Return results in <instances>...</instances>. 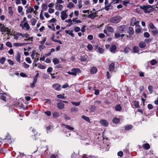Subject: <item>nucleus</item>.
Listing matches in <instances>:
<instances>
[{
  "label": "nucleus",
  "mask_w": 158,
  "mask_h": 158,
  "mask_svg": "<svg viewBox=\"0 0 158 158\" xmlns=\"http://www.w3.org/2000/svg\"><path fill=\"white\" fill-rule=\"evenodd\" d=\"M87 48L89 50H92L93 49V47L91 44H88L87 46Z\"/></svg>",
  "instance_id": "nucleus-55"
},
{
  "label": "nucleus",
  "mask_w": 158,
  "mask_h": 158,
  "mask_svg": "<svg viewBox=\"0 0 158 158\" xmlns=\"http://www.w3.org/2000/svg\"><path fill=\"white\" fill-rule=\"evenodd\" d=\"M150 63L151 65H154L157 63V61L155 59H153L150 61Z\"/></svg>",
  "instance_id": "nucleus-34"
},
{
  "label": "nucleus",
  "mask_w": 158,
  "mask_h": 158,
  "mask_svg": "<svg viewBox=\"0 0 158 158\" xmlns=\"http://www.w3.org/2000/svg\"><path fill=\"white\" fill-rule=\"evenodd\" d=\"M77 18H74L73 19L72 21L73 22H76L77 23H81V21L79 20H77Z\"/></svg>",
  "instance_id": "nucleus-46"
},
{
  "label": "nucleus",
  "mask_w": 158,
  "mask_h": 158,
  "mask_svg": "<svg viewBox=\"0 0 158 158\" xmlns=\"http://www.w3.org/2000/svg\"><path fill=\"white\" fill-rule=\"evenodd\" d=\"M80 60L82 61H85L86 60V58L85 56H81Z\"/></svg>",
  "instance_id": "nucleus-61"
},
{
  "label": "nucleus",
  "mask_w": 158,
  "mask_h": 158,
  "mask_svg": "<svg viewBox=\"0 0 158 158\" xmlns=\"http://www.w3.org/2000/svg\"><path fill=\"white\" fill-rule=\"evenodd\" d=\"M114 29L112 27L108 25L106 26L105 29L103 31V32L104 33L107 34V31L113 33L114 32Z\"/></svg>",
  "instance_id": "nucleus-4"
},
{
  "label": "nucleus",
  "mask_w": 158,
  "mask_h": 158,
  "mask_svg": "<svg viewBox=\"0 0 158 158\" xmlns=\"http://www.w3.org/2000/svg\"><path fill=\"white\" fill-rule=\"evenodd\" d=\"M126 28V26L124 25H121L118 27V31L120 33H122Z\"/></svg>",
  "instance_id": "nucleus-9"
},
{
  "label": "nucleus",
  "mask_w": 158,
  "mask_h": 158,
  "mask_svg": "<svg viewBox=\"0 0 158 158\" xmlns=\"http://www.w3.org/2000/svg\"><path fill=\"white\" fill-rule=\"evenodd\" d=\"M19 34H20L19 33H16V34H15L14 35V38L16 40H18L19 38V36H20V35H19Z\"/></svg>",
  "instance_id": "nucleus-52"
},
{
  "label": "nucleus",
  "mask_w": 158,
  "mask_h": 158,
  "mask_svg": "<svg viewBox=\"0 0 158 158\" xmlns=\"http://www.w3.org/2000/svg\"><path fill=\"white\" fill-rule=\"evenodd\" d=\"M97 72V69L95 67H93L91 69L90 72L91 73H95Z\"/></svg>",
  "instance_id": "nucleus-27"
},
{
  "label": "nucleus",
  "mask_w": 158,
  "mask_h": 158,
  "mask_svg": "<svg viewBox=\"0 0 158 158\" xmlns=\"http://www.w3.org/2000/svg\"><path fill=\"white\" fill-rule=\"evenodd\" d=\"M38 67L41 69H45L46 67L45 66L42 65L41 64H38Z\"/></svg>",
  "instance_id": "nucleus-48"
},
{
  "label": "nucleus",
  "mask_w": 158,
  "mask_h": 158,
  "mask_svg": "<svg viewBox=\"0 0 158 158\" xmlns=\"http://www.w3.org/2000/svg\"><path fill=\"white\" fill-rule=\"evenodd\" d=\"M148 26L150 27V28L152 30L153 29H155V28H156V27H155V26H154L153 24L151 22H150L149 23Z\"/></svg>",
  "instance_id": "nucleus-40"
},
{
  "label": "nucleus",
  "mask_w": 158,
  "mask_h": 158,
  "mask_svg": "<svg viewBox=\"0 0 158 158\" xmlns=\"http://www.w3.org/2000/svg\"><path fill=\"white\" fill-rule=\"evenodd\" d=\"M31 25L32 26H34L37 22L36 19L34 18H33L31 19Z\"/></svg>",
  "instance_id": "nucleus-39"
},
{
  "label": "nucleus",
  "mask_w": 158,
  "mask_h": 158,
  "mask_svg": "<svg viewBox=\"0 0 158 158\" xmlns=\"http://www.w3.org/2000/svg\"><path fill=\"white\" fill-rule=\"evenodd\" d=\"M42 8L41 11H42L43 12L46 10L48 8L47 5L46 4H43L42 5Z\"/></svg>",
  "instance_id": "nucleus-22"
},
{
  "label": "nucleus",
  "mask_w": 158,
  "mask_h": 158,
  "mask_svg": "<svg viewBox=\"0 0 158 158\" xmlns=\"http://www.w3.org/2000/svg\"><path fill=\"white\" fill-rule=\"evenodd\" d=\"M74 30L76 32H78L80 31V28L78 27H76L74 28Z\"/></svg>",
  "instance_id": "nucleus-59"
},
{
  "label": "nucleus",
  "mask_w": 158,
  "mask_h": 158,
  "mask_svg": "<svg viewBox=\"0 0 158 158\" xmlns=\"http://www.w3.org/2000/svg\"><path fill=\"white\" fill-rule=\"evenodd\" d=\"M74 4L72 2H69L67 5V7L69 9H71L74 6Z\"/></svg>",
  "instance_id": "nucleus-30"
},
{
  "label": "nucleus",
  "mask_w": 158,
  "mask_h": 158,
  "mask_svg": "<svg viewBox=\"0 0 158 158\" xmlns=\"http://www.w3.org/2000/svg\"><path fill=\"white\" fill-rule=\"evenodd\" d=\"M65 128H67V129L70 130H74V128L73 127H71L69 125H64Z\"/></svg>",
  "instance_id": "nucleus-42"
},
{
  "label": "nucleus",
  "mask_w": 158,
  "mask_h": 158,
  "mask_svg": "<svg viewBox=\"0 0 158 158\" xmlns=\"http://www.w3.org/2000/svg\"><path fill=\"white\" fill-rule=\"evenodd\" d=\"M143 35L145 37L147 38H149L150 36V35L148 32H145L144 33Z\"/></svg>",
  "instance_id": "nucleus-50"
},
{
  "label": "nucleus",
  "mask_w": 158,
  "mask_h": 158,
  "mask_svg": "<svg viewBox=\"0 0 158 158\" xmlns=\"http://www.w3.org/2000/svg\"><path fill=\"white\" fill-rule=\"evenodd\" d=\"M35 55H39V54L38 53H35V50H33L32 51V54L31 55V57L33 59Z\"/></svg>",
  "instance_id": "nucleus-41"
},
{
  "label": "nucleus",
  "mask_w": 158,
  "mask_h": 158,
  "mask_svg": "<svg viewBox=\"0 0 158 158\" xmlns=\"http://www.w3.org/2000/svg\"><path fill=\"white\" fill-rule=\"evenodd\" d=\"M86 26L85 25H84L83 27H82L81 28V31L82 32H84L85 31V27Z\"/></svg>",
  "instance_id": "nucleus-63"
},
{
  "label": "nucleus",
  "mask_w": 158,
  "mask_h": 158,
  "mask_svg": "<svg viewBox=\"0 0 158 158\" xmlns=\"http://www.w3.org/2000/svg\"><path fill=\"white\" fill-rule=\"evenodd\" d=\"M52 87L55 90L57 91H60L61 89V85L58 83H56L53 84L52 85Z\"/></svg>",
  "instance_id": "nucleus-8"
},
{
  "label": "nucleus",
  "mask_w": 158,
  "mask_h": 158,
  "mask_svg": "<svg viewBox=\"0 0 158 158\" xmlns=\"http://www.w3.org/2000/svg\"><path fill=\"white\" fill-rule=\"evenodd\" d=\"M113 3L111 2L110 3H109L108 5H107L106 6H105L104 9L106 11H108L110 9H112V5Z\"/></svg>",
  "instance_id": "nucleus-12"
},
{
  "label": "nucleus",
  "mask_w": 158,
  "mask_h": 158,
  "mask_svg": "<svg viewBox=\"0 0 158 158\" xmlns=\"http://www.w3.org/2000/svg\"><path fill=\"white\" fill-rule=\"evenodd\" d=\"M141 31V29L140 28H138L136 29L135 32L136 33H139Z\"/></svg>",
  "instance_id": "nucleus-60"
},
{
  "label": "nucleus",
  "mask_w": 158,
  "mask_h": 158,
  "mask_svg": "<svg viewBox=\"0 0 158 158\" xmlns=\"http://www.w3.org/2000/svg\"><path fill=\"white\" fill-rule=\"evenodd\" d=\"M139 46L141 48H144L146 46V44L144 42H141L139 44Z\"/></svg>",
  "instance_id": "nucleus-18"
},
{
  "label": "nucleus",
  "mask_w": 158,
  "mask_h": 158,
  "mask_svg": "<svg viewBox=\"0 0 158 158\" xmlns=\"http://www.w3.org/2000/svg\"><path fill=\"white\" fill-rule=\"evenodd\" d=\"M134 105L135 107L137 108L139 107V102L138 101H135L134 102Z\"/></svg>",
  "instance_id": "nucleus-51"
},
{
  "label": "nucleus",
  "mask_w": 158,
  "mask_h": 158,
  "mask_svg": "<svg viewBox=\"0 0 158 158\" xmlns=\"http://www.w3.org/2000/svg\"><path fill=\"white\" fill-rule=\"evenodd\" d=\"M71 71L76 74V76L77 75V73H80L81 72V70L78 68H73Z\"/></svg>",
  "instance_id": "nucleus-14"
},
{
  "label": "nucleus",
  "mask_w": 158,
  "mask_h": 158,
  "mask_svg": "<svg viewBox=\"0 0 158 158\" xmlns=\"http://www.w3.org/2000/svg\"><path fill=\"white\" fill-rule=\"evenodd\" d=\"M18 11L19 13H21L22 12L23 8L22 6H19L18 7Z\"/></svg>",
  "instance_id": "nucleus-54"
},
{
  "label": "nucleus",
  "mask_w": 158,
  "mask_h": 158,
  "mask_svg": "<svg viewBox=\"0 0 158 158\" xmlns=\"http://www.w3.org/2000/svg\"><path fill=\"white\" fill-rule=\"evenodd\" d=\"M43 12L42 11H41L40 15V19L42 20L44 19V18L43 15Z\"/></svg>",
  "instance_id": "nucleus-58"
},
{
  "label": "nucleus",
  "mask_w": 158,
  "mask_h": 158,
  "mask_svg": "<svg viewBox=\"0 0 158 158\" xmlns=\"http://www.w3.org/2000/svg\"><path fill=\"white\" fill-rule=\"evenodd\" d=\"M140 8L143 10L145 13H150L154 10V9L152 6L149 5L141 6Z\"/></svg>",
  "instance_id": "nucleus-1"
},
{
  "label": "nucleus",
  "mask_w": 158,
  "mask_h": 158,
  "mask_svg": "<svg viewBox=\"0 0 158 158\" xmlns=\"http://www.w3.org/2000/svg\"><path fill=\"white\" fill-rule=\"evenodd\" d=\"M57 106L58 108L60 109H63L64 108V104L61 102H59L57 105Z\"/></svg>",
  "instance_id": "nucleus-16"
},
{
  "label": "nucleus",
  "mask_w": 158,
  "mask_h": 158,
  "mask_svg": "<svg viewBox=\"0 0 158 158\" xmlns=\"http://www.w3.org/2000/svg\"><path fill=\"white\" fill-rule=\"evenodd\" d=\"M52 115L54 117L56 118L59 116L60 114L59 112L55 111L52 113Z\"/></svg>",
  "instance_id": "nucleus-31"
},
{
  "label": "nucleus",
  "mask_w": 158,
  "mask_h": 158,
  "mask_svg": "<svg viewBox=\"0 0 158 158\" xmlns=\"http://www.w3.org/2000/svg\"><path fill=\"white\" fill-rule=\"evenodd\" d=\"M122 108L119 105H117L115 107V110L117 111H120L121 110Z\"/></svg>",
  "instance_id": "nucleus-33"
},
{
  "label": "nucleus",
  "mask_w": 158,
  "mask_h": 158,
  "mask_svg": "<svg viewBox=\"0 0 158 158\" xmlns=\"http://www.w3.org/2000/svg\"><path fill=\"white\" fill-rule=\"evenodd\" d=\"M136 21V19L135 17H133L131 20V25L133 26V24Z\"/></svg>",
  "instance_id": "nucleus-38"
},
{
  "label": "nucleus",
  "mask_w": 158,
  "mask_h": 158,
  "mask_svg": "<svg viewBox=\"0 0 158 158\" xmlns=\"http://www.w3.org/2000/svg\"><path fill=\"white\" fill-rule=\"evenodd\" d=\"M65 32L66 33L69 34L72 37H74L75 36L74 34L73 33V31L65 30Z\"/></svg>",
  "instance_id": "nucleus-21"
},
{
  "label": "nucleus",
  "mask_w": 158,
  "mask_h": 158,
  "mask_svg": "<svg viewBox=\"0 0 158 158\" xmlns=\"http://www.w3.org/2000/svg\"><path fill=\"white\" fill-rule=\"evenodd\" d=\"M64 94H58V95H57L56 97L58 98L62 99H65L66 97H65L64 96Z\"/></svg>",
  "instance_id": "nucleus-29"
},
{
  "label": "nucleus",
  "mask_w": 158,
  "mask_h": 158,
  "mask_svg": "<svg viewBox=\"0 0 158 158\" xmlns=\"http://www.w3.org/2000/svg\"><path fill=\"white\" fill-rule=\"evenodd\" d=\"M25 43H15L13 44V46L15 47H20L24 46L25 45Z\"/></svg>",
  "instance_id": "nucleus-19"
},
{
  "label": "nucleus",
  "mask_w": 158,
  "mask_h": 158,
  "mask_svg": "<svg viewBox=\"0 0 158 158\" xmlns=\"http://www.w3.org/2000/svg\"><path fill=\"white\" fill-rule=\"evenodd\" d=\"M122 20V18L119 16L117 15L110 18L109 21L113 23L117 24L119 23Z\"/></svg>",
  "instance_id": "nucleus-2"
},
{
  "label": "nucleus",
  "mask_w": 158,
  "mask_h": 158,
  "mask_svg": "<svg viewBox=\"0 0 158 158\" xmlns=\"http://www.w3.org/2000/svg\"><path fill=\"white\" fill-rule=\"evenodd\" d=\"M0 30L1 31L3 32H7L8 35L10 34V31L8 28L6 27L3 24L1 23H0Z\"/></svg>",
  "instance_id": "nucleus-3"
},
{
  "label": "nucleus",
  "mask_w": 158,
  "mask_h": 158,
  "mask_svg": "<svg viewBox=\"0 0 158 158\" xmlns=\"http://www.w3.org/2000/svg\"><path fill=\"white\" fill-rule=\"evenodd\" d=\"M139 49L138 47L134 46L133 47V50L135 53H138Z\"/></svg>",
  "instance_id": "nucleus-28"
},
{
  "label": "nucleus",
  "mask_w": 158,
  "mask_h": 158,
  "mask_svg": "<svg viewBox=\"0 0 158 158\" xmlns=\"http://www.w3.org/2000/svg\"><path fill=\"white\" fill-rule=\"evenodd\" d=\"M143 148H145V149L148 150L150 148V146L148 143H146L143 145Z\"/></svg>",
  "instance_id": "nucleus-32"
},
{
  "label": "nucleus",
  "mask_w": 158,
  "mask_h": 158,
  "mask_svg": "<svg viewBox=\"0 0 158 158\" xmlns=\"http://www.w3.org/2000/svg\"><path fill=\"white\" fill-rule=\"evenodd\" d=\"M114 63H111V64L109 68V71H112L114 70Z\"/></svg>",
  "instance_id": "nucleus-25"
},
{
  "label": "nucleus",
  "mask_w": 158,
  "mask_h": 158,
  "mask_svg": "<svg viewBox=\"0 0 158 158\" xmlns=\"http://www.w3.org/2000/svg\"><path fill=\"white\" fill-rule=\"evenodd\" d=\"M6 60V59L5 57H2L0 59V63L2 64H4Z\"/></svg>",
  "instance_id": "nucleus-43"
},
{
  "label": "nucleus",
  "mask_w": 158,
  "mask_h": 158,
  "mask_svg": "<svg viewBox=\"0 0 158 158\" xmlns=\"http://www.w3.org/2000/svg\"><path fill=\"white\" fill-rule=\"evenodd\" d=\"M68 10H65L62 11L61 12V18L63 20L67 18L68 15L66 13Z\"/></svg>",
  "instance_id": "nucleus-5"
},
{
  "label": "nucleus",
  "mask_w": 158,
  "mask_h": 158,
  "mask_svg": "<svg viewBox=\"0 0 158 158\" xmlns=\"http://www.w3.org/2000/svg\"><path fill=\"white\" fill-rule=\"evenodd\" d=\"M53 62L54 64L56 65L58 64L59 62V60L57 58H54L53 59Z\"/></svg>",
  "instance_id": "nucleus-37"
},
{
  "label": "nucleus",
  "mask_w": 158,
  "mask_h": 158,
  "mask_svg": "<svg viewBox=\"0 0 158 158\" xmlns=\"http://www.w3.org/2000/svg\"><path fill=\"white\" fill-rule=\"evenodd\" d=\"M21 55L19 52H18L17 55L15 56V59L17 61L20 63Z\"/></svg>",
  "instance_id": "nucleus-17"
},
{
  "label": "nucleus",
  "mask_w": 158,
  "mask_h": 158,
  "mask_svg": "<svg viewBox=\"0 0 158 158\" xmlns=\"http://www.w3.org/2000/svg\"><path fill=\"white\" fill-rule=\"evenodd\" d=\"M117 49L116 46L114 44H112L110 48V51L112 53H114L115 52V50Z\"/></svg>",
  "instance_id": "nucleus-10"
},
{
  "label": "nucleus",
  "mask_w": 158,
  "mask_h": 158,
  "mask_svg": "<svg viewBox=\"0 0 158 158\" xmlns=\"http://www.w3.org/2000/svg\"><path fill=\"white\" fill-rule=\"evenodd\" d=\"M148 89L150 93H152L153 92V88L152 86L149 85L148 87Z\"/></svg>",
  "instance_id": "nucleus-49"
},
{
  "label": "nucleus",
  "mask_w": 158,
  "mask_h": 158,
  "mask_svg": "<svg viewBox=\"0 0 158 158\" xmlns=\"http://www.w3.org/2000/svg\"><path fill=\"white\" fill-rule=\"evenodd\" d=\"M19 35H20V36H21L23 37H25L26 39H27V40H31L32 41L33 37H30V35L29 34H22L21 33H20V34H19Z\"/></svg>",
  "instance_id": "nucleus-7"
},
{
  "label": "nucleus",
  "mask_w": 158,
  "mask_h": 158,
  "mask_svg": "<svg viewBox=\"0 0 158 158\" xmlns=\"http://www.w3.org/2000/svg\"><path fill=\"white\" fill-rule=\"evenodd\" d=\"M6 45L10 48H12V45L11 42L9 41L7 42L6 43Z\"/></svg>",
  "instance_id": "nucleus-45"
},
{
  "label": "nucleus",
  "mask_w": 158,
  "mask_h": 158,
  "mask_svg": "<svg viewBox=\"0 0 158 158\" xmlns=\"http://www.w3.org/2000/svg\"><path fill=\"white\" fill-rule=\"evenodd\" d=\"M37 80L33 79V81L32 83L30 84V86L31 88H33L35 86V84Z\"/></svg>",
  "instance_id": "nucleus-35"
},
{
  "label": "nucleus",
  "mask_w": 158,
  "mask_h": 158,
  "mask_svg": "<svg viewBox=\"0 0 158 158\" xmlns=\"http://www.w3.org/2000/svg\"><path fill=\"white\" fill-rule=\"evenodd\" d=\"M71 103L73 105L76 106H79L80 105V104L81 103V102H72Z\"/></svg>",
  "instance_id": "nucleus-44"
},
{
  "label": "nucleus",
  "mask_w": 158,
  "mask_h": 158,
  "mask_svg": "<svg viewBox=\"0 0 158 158\" xmlns=\"http://www.w3.org/2000/svg\"><path fill=\"white\" fill-rule=\"evenodd\" d=\"M20 26L22 27V29L25 28V29L27 31H28L29 30L30 27L28 23L27 22H25L23 24H20Z\"/></svg>",
  "instance_id": "nucleus-6"
},
{
  "label": "nucleus",
  "mask_w": 158,
  "mask_h": 158,
  "mask_svg": "<svg viewBox=\"0 0 158 158\" xmlns=\"http://www.w3.org/2000/svg\"><path fill=\"white\" fill-rule=\"evenodd\" d=\"M23 66L25 68H28L29 67V65L27 64L25 62H24L23 64Z\"/></svg>",
  "instance_id": "nucleus-53"
},
{
  "label": "nucleus",
  "mask_w": 158,
  "mask_h": 158,
  "mask_svg": "<svg viewBox=\"0 0 158 158\" xmlns=\"http://www.w3.org/2000/svg\"><path fill=\"white\" fill-rule=\"evenodd\" d=\"M96 12L92 13L88 15V17L89 18H90L92 19H94L95 17L96 16Z\"/></svg>",
  "instance_id": "nucleus-20"
},
{
  "label": "nucleus",
  "mask_w": 158,
  "mask_h": 158,
  "mask_svg": "<svg viewBox=\"0 0 158 158\" xmlns=\"http://www.w3.org/2000/svg\"><path fill=\"white\" fill-rule=\"evenodd\" d=\"M152 40V38H148V39H146L145 40V42H146L147 43H149L150 42H151Z\"/></svg>",
  "instance_id": "nucleus-56"
},
{
  "label": "nucleus",
  "mask_w": 158,
  "mask_h": 158,
  "mask_svg": "<svg viewBox=\"0 0 158 158\" xmlns=\"http://www.w3.org/2000/svg\"><path fill=\"white\" fill-rule=\"evenodd\" d=\"M55 8V9L57 10H61L63 8V6L60 4L56 3Z\"/></svg>",
  "instance_id": "nucleus-11"
},
{
  "label": "nucleus",
  "mask_w": 158,
  "mask_h": 158,
  "mask_svg": "<svg viewBox=\"0 0 158 158\" xmlns=\"http://www.w3.org/2000/svg\"><path fill=\"white\" fill-rule=\"evenodd\" d=\"M100 123L101 125L104 126L106 127L108 125V122L106 120L104 119H102L100 121Z\"/></svg>",
  "instance_id": "nucleus-13"
},
{
  "label": "nucleus",
  "mask_w": 158,
  "mask_h": 158,
  "mask_svg": "<svg viewBox=\"0 0 158 158\" xmlns=\"http://www.w3.org/2000/svg\"><path fill=\"white\" fill-rule=\"evenodd\" d=\"M133 126L131 125H129L128 126H126L125 127V130H128L131 129L132 128Z\"/></svg>",
  "instance_id": "nucleus-36"
},
{
  "label": "nucleus",
  "mask_w": 158,
  "mask_h": 158,
  "mask_svg": "<svg viewBox=\"0 0 158 158\" xmlns=\"http://www.w3.org/2000/svg\"><path fill=\"white\" fill-rule=\"evenodd\" d=\"M127 32L130 35H132L134 33V31L133 28L131 27H129L127 30Z\"/></svg>",
  "instance_id": "nucleus-15"
},
{
  "label": "nucleus",
  "mask_w": 158,
  "mask_h": 158,
  "mask_svg": "<svg viewBox=\"0 0 158 158\" xmlns=\"http://www.w3.org/2000/svg\"><path fill=\"white\" fill-rule=\"evenodd\" d=\"M25 60L27 63L29 64H31V59L30 57H27L26 58Z\"/></svg>",
  "instance_id": "nucleus-57"
},
{
  "label": "nucleus",
  "mask_w": 158,
  "mask_h": 158,
  "mask_svg": "<svg viewBox=\"0 0 158 158\" xmlns=\"http://www.w3.org/2000/svg\"><path fill=\"white\" fill-rule=\"evenodd\" d=\"M120 119L116 117H114L112 120L113 123H118L120 122Z\"/></svg>",
  "instance_id": "nucleus-26"
},
{
  "label": "nucleus",
  "mask_w": 158,
  "mask_h": 158,
  "mask_svg": "<svg viewBox=\"0 0 158 158\" xmlns=\"http://www.w3.org/2000/svg\"><path fill=\"white\" fill-rule=\"evenodd\" d=\"M34 11V9L30 6L28 7L26 10L27 13H31Z\"/></svg>",
  "instance_id": "nucleus-24"
},
{
  "label": "nucleus",
  "mask_w": 158,
  "mask_h": 158,
  "mask_svg": "<svg viewBox=\"0 0 158 158\" xmlns=\"http://www.w3.org/2000/svg\"><path fill=\"white\" fill-rule=\"evenodd\" d=\"M81 118L88 122L90 123H91L89 117H86L85 115H83L81 116Z\"/></svg>",
  "instance_id": "nucleus-23"
},
{
  "label": "nucleus",
  "mask_w": 158,
  "mask_h": 158,
  "mask_svg": "<svg viewBox=\"0 0 158 158\" xmlns=\"http://www.w3.org/2000/svg\"><path fill=\"white\" fill-rule=\"evenodd\" d=\"M152 31L154 35H156L158 34V31L156 30V28H155V29H152Z\"/></svg>",
  "instance_id": "nucleus-47"
},
{
  "label": "nucleus",
  "mask_w": 158,
  "mask_h": 158,
  "mask_svg": "<svg viewBox=\"0 0 158 158\" xmlns=\"http://www.w3.org/2000/svg\"><path fill=\"white\" fill-rule=\"evenodd\" d=\"M98 51L100 53H102L104 51V49L101 48H98Z\"/></svg>",
  "instance_id": "nucleus-62"
},
{
  "label": "nucleus",
  "mask_w": 158,
  "mask_h": 158,
  "mask_svg": "<svg viewBox=\"0 0 158 158\" xmlns=\"http://www.w3.org/2000/svg\"><path fill=\"white\" fill-rule=\"evenodd\" d=\"M54 11V9H52L51 8H49L48 10V12L50 14H51L53 13Z\"/></svg>",
  "instance_id": "nucleus-64"
}]
</instances>
